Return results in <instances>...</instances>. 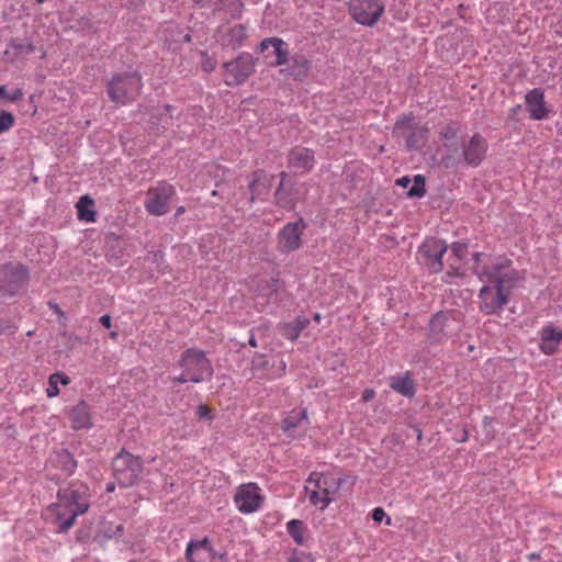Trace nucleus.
Segmentation results:
<instances>
[{"label":"nucleus","mask_w":562,"mask_h":562,"mask_svg":"<svg viewBox=\"0 0 562 562\" xmlns=\"http://www.w3.org/2000/svg\"><path fill=\"white\" fill-rule=\"evenodd\" d=\"M196 416L201 420H212L214 417L211 409L204 404L198 406Z\"/></svg>","instance_id":"c03bdc74"},{"label":"nucleus","mask_w":562,"mask_h":562,"mask_svg":"<svg viewBox=\"0 0 562 562\" xmlns=\"http://www.w3.org/2000/svg\"><path fill=\"white\" fill-rule=\"evenodd\" d=\"M521 109H522V108H521V105H519V104H518V105H516V106H513V108H512V113H513V114H517L519 111H521Z\"/></svg>","instance_id":"e2e57ef3"},{"label":"nucleus","mask_w":562,"mask_h":562,"mask_svg":"<svg viewBox=\"0 0 562 562\" xmlns=\"http://www.w3.org/2000/svg\"><path fill=\"white\" fill-rule=\"evenodd\" d=\"M213 11H225L233 20H238L243 15L244 3L241 0H216Z\"/></svg>","instance_id":"7c9ffc66"},{"label":"nucleus","mask_w":562,"mask_h":562,"mask_svg":"<svg viewBox=\"0 0 562 562\" xmlns=\"http://www.w3.org/2000/svg\"><path fill=\"white\" fill-rule=\"evenodd\" d=\"M525 104L530 117L535 121L546 119L550 112L544 100V90L542 88L529 90L525 95Z\"/></svg>","instance_id":"f3484780"},{"label":"nucleus","mask_w":562,"mask_h":562,"mask_svg":"<svg viewBox=\"0 0 562 562\" xmlns=\"http://www.w3.org/2000/svg\"><path fill=\"white\" fill-rule=\"evenodd\" d=\"M280 280L271 278L260 285V294L267 297L268 301L277 300Z\"/></svg>","instance_id":"e433bc0d"},{"label":"nucleus","mask_w":562,"mask_h":562,"mask_svg":"<svg viewBox=\"0 0 562 562\" xmlns=\"http://www.w3.org/2000/svg\"><path fill=\"white\" fill-rule=\"evenodd\" d=\"M299 198L300 192L295 179L290 177L285 171H282L280 173V183L274 192L277 205L284 210H294Z\"/></svg>","instance_id":"dca6fc26"},{"label":"nucleus","mask_w":562,"mask_h":562,"mask_svg":"<svg viewBox=\"0 0 562 562\" xmlns=\"http://www.w3.org/2000/svg\"><path fill=\"white\" fill-rule=\"evenodd\" d=\"M452 277H461V273L458 271V269L453 270L452 272L448 271L446 273V278H445V281L450 283L451 282V278Z\"/></svg>","instance_id":"13d9d810"},{"label":"nucleus","mask_w":562,"mask_h":562,"mask_svg":"<svg viewBox=\"0 0 562 562\" xmlns=\"http://www.w3.org/2000/svg\"><path fill=\"white\" fill-rule=\"evenodd\" d=\"M30 280V269L23 263L8 262L0 267V293L5 296L18 294Z\"/></svg>","instance_id":"6e6552de"},{"label":"nucleus","mask_w":562,"mask_h":562,"mask_svg":"<svg viewBox=\"0 0 562 562\" xmlns=\"http://www.w3.org/2000/svg\"><path fill=\"white\" fill-rule=\"evenodd\" d=\"M344 482V479L330 481L323 473L312 472L306 480L304 492L312 505L325 509L333 502V494L337 492Z\"/></svg>","instance_id":"20e7f679"},{"label":"nucleus","mask_w":562,"mask_h":562,"mask_svg":"<svg viewBox=\"0 0 562 562\" xmlns=\"http://www.w3.org/2000/svg\"><path fill=\"white\" fill-rule=\"evenodd\" d=\"M186 212V209L184 206H179L177 210H176V216H179L181 215L182 213Z\"/></svg>","instance_id":"0e129e2a"},{"label":"nucleus","mask_w":562,"mask_h":562,"mask_svg":"<svg viewBox=\"0 0 562 562\" xmlns=\"http://www.w3.org/2000/svg\"><path fill=\"white\" fill-rule=\"evenodd\" d=\"M70 382V379L60 372H56L49 375L48 378V386L46 389V394L48 397H55L59 394L58 384L67 385Z\"/></svg>","instance_id":"f704fd0d"},{"label":"nucleus","mask_w":562,"mask_h":562,"mask_svg":"<svg viewBox=\"0 0 562 562\" xmlns=\"http://www.w3.org/2000/svg\"><path fill=\"white\" fill-rule=\"evenodd\" d=\"M314 321H315V322H317V323H319V321H321V315H319L318 313H315V314H314Z\"/></svg>","instance_id":"338daca9"},{"label":"nucleus","mask_w":562,"mask_h":562,"mask_svg":"<svg viewBox=\"0 0 562 562\" xmlns=\"http://www.w3.org/2000/svg\"><path fill=\"white\" fill-rule=\"evenodd\" d=\"M472 260L473 274L485 284H497L498 279H506V283L516 279L512 273H502L513 263L510 259L504 256L476 251L472 255Z\"/></svg>","instance_id":"7ed1b4c3"},{"label":"nucleus","mask_w":562,"mask_h":562,"mask_svg":"<svg viewBox=\"0 0 562 562\" xmlns=\"http://www.w3.org/2000/svg\"><path fill=\"white\" fill-rule=\"evenodd\" d=\"M212 0H193V3L199 8H205L211 3Z\"/></svg>","instance_id":"bf43d9fd"},{"label":"nucleus","mask_w":562,"mask_h":562,"mask_svg":"<svg viewBox=\"0 0 562 562\" xmlns=\"http://www.w3.org/2000/svg\"><path fill=\"white\" fill-rule=\"evenodd\" d=\"M347 5L351 19L369 27L374 26L385 11V4L380 0H350Z\"/></svg>","instance_id":"9d476101"},{"label":"nucleus","mask_w":562,"mask_h":562,"mask_svg":"<svg viewBox=\"0 0 562 562\" xmlns=\"http://www.w3.org/2000/svg\"><path fill=\"white\" fill-rule=\"evenodd\" d=\"M429 132L428 123L422 124L413 112L401 114L393 126V136L403 140H426Z\"/></svg>","instance_id":"9b49d317"},{"label":"nucleus","mask_w":562,"mask_h":562,"mask_svg":"<svg viewBox=\"0 0 562 562\" xmlns=\"http://www.w3.org/2000/svg\"><path fill=\"white\" fill-rule=\"evenodd\" d=\"M173 109L175 108L170 104L153 106L150 110L145 105H140V111L149 113L148 124L150 128L155 131H159L160 127L167 128V126L171 124V111Z\"/></svg>","instance_id":"6ab92c4d"},{"label":"nucleus","mask_w":562,"mask_h":562,"mask_svg":"<svg viewBox=\"0 0 562 562\" xmlns=\"http://www.w3.org/2000/svg\"><path fill=\"white\" fill-rule=\"evenodd\" d=\"M16 330H18V327L9 321L2 322L0 324V334L1 335L12 336L16 333Z\"/></svg>","instance_id":"a18cd8bd"},{"label":"nucleus","mask_w":562,"mask_h":562,"mask_svg":"<svg viewBox=\"0 0 562 562\" xmlns=\"http://www.w3.org/2000/svg\"><path fill=\"white\" fill-rule=\"evenodd\" d=\"M447 249L448 246L443 240L434 237L426 238L418 248V260L430 273H438L443 268L442 256Z\"/></svg>","instance_id":"f8f14e48"},{"label":"nucleus","mask_w":562,"mask_h":562,"mask_svg":"<svg viewBox=\"0 0 562 562\" xmlns=\"http://www.w3.org/2000/svg\"><path fill=\"white\" fill-rule=\"evenodd\" d=\"M286 531L297 546L305 543L304 535L306 532V526L302 520L292 519L288 521Z\"/></svg>","instance_id":"473e14b6"},{"label":"nucleus","mask_w":562,"mask_h":562,"mask_svg":"<svg viewBox=\"0 0 562 562\" xmlns=\"http://www.w3.org/2000/svg\"><path fill=\"white\" fill-rule=\"evenodd\" d=\"M226 37L227 45L233 49H237L243 45L247 37V29L244 24H237L228 30Z\"/></svg>","instance_id":"2f4dec72"},{"label":"nucleus","mask_w":562,"mask_h":562,"mask_svg":"<svg viewBox=\"0 0 562 562\" xmlns=\"http://www.w3.org/2000/svg\"><path fill=\"white\" fill-rule=\"evenodd\" d=\"M248 344H249L251 347H256V346H257V340H256V338H255V336H254V334H252V333L250 334V337H249V339H248Z\"/></svg>","instance_id":"052dcab7"},{"label":"nucleus","mask_w":562,"mask_h":562,"mask_svg":"<svg viewBox=\"0 0 562 562\" xmlns=\"http://www.w3.org/2000/svg\"><path fill=\"white\" fill-rule=\"evenodd\" d=\"M375 395V392L372 390V389H366L363 392H362V401L363 402H369L371 401Z\"/></svg>","instance_id":"5fc2aeb1"},{"label":"nucleus","mask_w":562,"mask_h":562,"mask_svg":"<svg viewBox=\"0 0 562 562\" xmlns=\"http://www.w3.org/2000/svg\"><path fill=\"white\" fill-rule=\"evenodd\" d=\"M15 119L11 112L0 111V134L10 130L14 125Z\"/></svg>","instance_id":"a19ab883"},{"label":"nucleus","mask_w":562,"mask_h":562,"mask_svg":"<svg viewBox=\"0 0 562 562\" xmlns=\"http://www.w3.org/2000/svg\"><path fill=\"white\" fill-rule=\"evenodd\" d=\"M288 164L295 173H307L315 165L314 153L305 147H295L289 154Z\"/></svg>","instance_id":"a211bd4d"},{"label":"nucleus","mask_w":562,"mask_h":562,"mask_svg":"<svg viewBox=\"0 0 562 562\" xmlns=\"http://www.w3.org/2000/svg\"><path fill=\"white\" fill-rule=\"evenodd\" d=\"M306 224L302 217L295 222L286 223L277 234V246L281 254H291L302 246V236Z\"/></svg>","instance_id":"4468645a"},{"label":"nucleus","mask_w":562,"mask_h":562,"mask_svg":"<svg viewBox=\"0 0 562 562\" xmlns=\"http://www.w3.org/2000/svg\"><path fill=\"white\" fill-rule=\"evenodd\" d=\"M562 341V330L553 325L543 326L540 330L539 348L544 355H553Z\"/></svg>","instance_id":"5701e85b"},{"label":"nucleus","mask_w":562,"mask_h":562,"mask_svg":"<svg viewBox=\"0 0 562 562\" xmlns=\"http://www.w3.org/2000/svg\"><path fill=\"white\" fill-rule=\"evenodd\" d=\"M389 385L394 392L407 398H412L416 393L415 383L409 372H406L403 375L391 376Z\"/></svg>","instance_id":"cd10ccee"},{"label":"nucleus","mask_w":562,"mask_h":562,"mask_svg":"<svg viewBox=\"0 0 562 562\" xmlns=\"http://www.w3.org/2000/svg\"><path fill=\"white\" fill-rule=\"evenodd\" d=\"M465 249H467V246L464 244H462V243H453L451 245V251L459 259L462 257V255L465 251Z\"/></svg>","instance_id":"09e8293b"},{"label":"nucleus","mask_w":562,"mask_h":562,"mask_svg":"<svg viewBox=\"0 0 562 562\" xmlns=\"http://www.w3.org/2000/svg\"><path fill=\"white\" fill-rule=\"evenodd\" d=\"M262 503L263 496L256 483L241 484L237 487L234 504L241 514L249 515L258 512Z\"/></svg>","instance_id":"2eb2a0df"},{"label":"nucleus","mask_w":562,"mask_h":562,"mask_svg":"<svg viewBox=\"0 0 562 562\" xmlns=\"http://www.w3.org/2000/svg\"><path fill=\"white\" fill-rule=\"evenodd\" d=\"M285 328H286V333H285V336L291 339V340H295L297 339V337L300 336L301 334V330H299L297 328H295V325H292V324H286L285 325Z\"/></svg>","instance_id":"de8ad7c7"},{"label":"nucleus","mask_w":562,"mask_h":562,"mask_svg":"<svg viewBox=\"0 0 562 562\" xmlns=\"http://www.w3.org/2000/svg\"><path fill=\"white\" fill-rule=\"evenodd\" d=\"M227 86H240L255 72V59L249 53H241L235 59L223 64Z\"/></svg>","instance_id":"ddd939ff"},{"label":"nucleus","mask_w":562,"mask_h":562,"mask_svg":"<svg viewBox=\"0 0 562 562\" xmlns=\"http://www.w3.org/2000/svg\"><path fill=\"white\" fill-rule=\"evenodd\" d=\"M310 324V319L305 316H297L292 325H295V328L299 330H303Z\"/></svg>","instance_id":"8fccbe9b"},{"label":"nucleus","mask_w":562,"mask_h":562,"mask_svg":"<svg viewBox=\"0 0 562 562\" xmlns=\"http://www.w3.org/2000/svg\"><path fill=\"white\" fill-rule=\"evenodd\" d=\"M123 530H124V526L122 524H120V525H116L115 527L106 526L103 528L102 532H103L104 538L111 539V538L122 535Z\"/></svg>","instance_id":"37998d69"},{"label":"nucleus","mask_w":562,"mask_h":562,"mask_svg":"<svg viewBox=\"0 0 562 562\" xmlns=\"http://www.w3.org/2000/svg\"><path fill=\"white\" fill-rule=\"evenodd\" d=\"M106 491L108 492H113L114 491V485L113 484L108 485Z\"/></svg>","instance_id":"774afa93"},{"label":"nucleus","mask_w":562,"mask_h":562,"mask_svg":"<svg viewBox=\"0 0 562 562\" xmlns=\"http://www.w3.org/2000/svg\"><path fill=\"white\" fill-rule=\"evenodd\" d=\"M172 381L176 382V383H187V382H191V380L189 379V375L186 374L183 372V370L181 371V373L178 375V376H173L172 378Z\"/></svg>","instance_id":"603ef678"},{"label":"nucleus","mask_w":562,"mask_h":562,"mask_svg":"<svg viewBox=\"0 0 562 562\" xmlns=\"http://www.w3.org/2000/svg\"><path fill=\"white\" fill-rule=\"evenodd\" d=\"M200 551H205L210 555L215 554L214 547L207 537H204L201 540L191 539L187 543L184 557L188 562H204V560L200 557Z\"/></svg>","instance_id":"bb28decb"},{"label":"nucleus","mask_w":562,"mask_h":562,"mask_svg":"<svg viewBox=\"0 0 562 562\" xmlns=\"http://www.w3.org/2000/svg\"><path fill=\"white\" fill-rule=\"evenodd\" d=\"M143 86V77L138 71L117 72L106 81V93L111 102L123 106L139 97Z\"/></svg>","instance_id":"f03ea898"},{"label":"nucleus","mask_w":562,"mask_h":562,"mask_svg":"<svg viewBox=\"0 0 562 562\" xmlns=\"http://www.w3.org/2000/svg\"><path fill=\"white\" fill-rule=\"evenodd\" d=\"M308 427L310 419L305 408L291 411L281 422V429L291 436L297 429L304 434Z\"/></svg>","instance_id":"aec40b11"},{"label":"nucleus","mask_w":562,"mask_h":562,"mask_svg":"<svg viewBox=\"0 0 562 562\" xmlns=\"http://www.w3.org/2000/svg\"><path fill=\"white\" fill-rule=\"evenodd\" d=\"M411 183L412 180L407 176L401 177L396 180V184L402 188H408Z\"/></svg>","instance_id":"6e6d98bb"},{"label":"nucleus","mask_w":562,"mask_h":562,"mask_svg":"<svg viewBox=\"0 0 562 562\" xmlns=\"http://www.w3.org/2000/svg\"><path fill=\"white\" fill-rule=\"evenodd\" d=\"M179 367L183 370L192 383H200L213 374V368L203 350L189 348L182 352Z\"/></svg>","instance_id":"423d86ee"},{"label":"nucleus","mask_w":562,"mask_h":562,"mask_svg":"<svg viewBox=\"0 0 562 562\" xmlns=\"http://www.w3.org/2000/svg\"><path fill=\"white\" fill-rule=\"evenodd\" d=\"M371 517L375 522L384 521L386 526L392 525L391 517L386 515L382 507H375L371 513Z\"/></svg>","instance_id":"79ce46f5"},{"label":"nucleus","mask_w":562,"mask_h":562,"mask_svg":"<svg viewBox=\"0 0 562 562\" xmlns=\"http://www.w3.org/2000/svg\"><path fill=\"white\" fill-rule=\"evenodd\" d=\"M50 307L57 313V314H60L63 315V311L59 308V306L57 304H50Z\"/></svg>","instance_id":"680f3d73"},{"label":"nucleus","mask_w":562,"mask_h":562,"mask_svg":"<svg viewBox=\"0 0 562 562\" xmlns=\"http://www.w3.org/2000/svg\"><path fill=\"white\" fill-rule=\"evenodd\" d=\"M273 40H274V37L263 38V40L260 42L259 46H258V50L262 53V52H265L266 49H268V47H269V46H272V45H273V43H274V42H273Z\"/></svg>","instance_id":"3c124183"},{"label":"nucleus","mask_w":562,"mask_h":562,"mask_svg":"<svg viewBox=\"0 0 562 562\" xmlns=\"http://www.w3.org/2000/svg\"><path fill=\"white\" fill-rule=\"evenodd\" d=\"M202 68L205 72H211L214 70L215 68V65L214 63L211 60V59H206L203 64H202Z\"/></svg>","instance_id":"4d7b16f0"},{"label":"nucleus","mask_w":562,"mask_h":562,"mask_svg":"<svg viewBox=\"0 0 562 562\" xmlns=\"http://www.w3.org/2000/svg\"><path fill=\"white\" fill-rule=\"evenodd\" d=\"M469 140L476 142V140H482V138L479 134H474Z\"/></svg>","instance_id":"69168bd1"},{"label":"nucleus","mask_w":562,"mask_h":562,"mask_svg":"<svg viewBox=\"0 0 562 562\" xmlns=\"http://www.w3.org/2000/svg\"><path fill=\"white\" fill-rule=\"evenodd\" d=\"M176 195V189L167 181H158L147 190L144 207L149 215L162 216L170 211L169 203Z\"/></svg>","instance_id":"1a4fd4ad"},{"label":"nucleus","mask_w":562,"mask_h":562,"mask_svg":"<svg viewBox=\"0 0 562 562\" xmlns=\"http://www.w3.org/2000/svg\"><path fill=\"white\" fill-rule=\"evenodd\" d=\"M267 363L268 361L265 355H257L252 359V368L256 370L265 368Z\"/></svg>","instance_id":"49530a36"},{"label":"nucleus","mask_w":562,"mask_h":562,"mask_svg":"<svg viewBox=\"0 0 562 562\" xmlns=\"http://www.w3.org/2000/svg\"><path fill=\"white\" fill-rule=\"evenodd\" d=\"M50 462L54 468L60 470L66 476L72 475L78 467L77 460L74 458L72 453L64 448L53 453Z\"/></svg>","instance_id":"a878e982"},{"label":"nucleus","mask_w":562,"mask_h":562,"mask_svg":"<svg viewBox=\"0 0 562 562\" xmlns=\"http://www.w3.org/2000/svg\"><path fill=\"white\" fill-rule=\"evenodd\" d=\"M447 321L448 317L442 312H439L431 317L427 334V341L429 345H440L447 339V333L445 330Z\"/></svg>","instance_id":"b1692460"},{"label":"nucleus","mask_w":562,"mask_h":562,"mask_svg":"<svg viewBox=\"0 0 562 562\" xmlns=\"http://www.w3.org/2000/svg\"><path fill=\"white\" fill-rule=\"evenodd\" d=\"M288 72L295 80L302 81L304 80L312 68V61L302 54H295L290 58Z\"/></svg>","instance_id":"c85d7f7f"},{"label":"nucleus","mask_w":562,"mask_h":562,"mask_svg":"<svg viewBox=\"0 0 562 562\" xmlns=\"http://www.w3.org/2000/svg\"><path fill=\"white\" fill-rule=\"evenodd\" d=\"M273 53L276 55V66L289 65L290 63V52L289 45L280 37H274L273 40Z\"/></svg>","instance_id":"72a5a7b5"},{"label":"nucleus","mask_w":562,"mask_h":562,"mask_svg":"<svg viewBox=\"0 0 562 562\" xmlns=\"http://www.w3.org/2000/svg\"><path fill=\"white\" fill-rule=\"evenodd\" d=\"M57 502L48 509L54 514L59 532H67L77 517L86 514L90 507L89 486L81 481H71L57 491Z\"/></svg>","instance_id":"f257e3e1"},{"label":"nucleus","mask_w":562,"mask_h":562,"mask_svg":"<svg viewBox=\"0 0 562 562\" xmlns=\"http://www.w3.org/2000/svg\"><path fill=\"white\" fill-rule=\"evenodd\" d=\"M100 324L105 327V328H110L111 325H112V319H111V316L108 315V314H104L100 317L99 319Z\"/></svg>","instance_id":"864d4df0"},{"label":"nucleus","mask_w":562,"mask_h":562,"mask_svg":"<svg viewBox=\"0 0 562 562\" xmlns=\"http://www.w3.org/2000/svg\"><path fill=\"white\" fill-rule=\"evenodd\" d=\"M112 469L116 482L123 487H128L138 481L143 472V461L139 457L122 450L114 458Z\"/></svg>","instance_id":"0eeeda50"},{"label":"nucleus","mask_w":562,"mask_h":562,"mask_svg":"<svg viewBox=\"0 0 562 562\" xmlns=\"http://www.w3.org/2000/svg\"><path fill=\"white\" fill-rule=\"evenodd\" d=\"M69 419L72 429H89L92 426L89 405L85 401H80L69 411Z\"/></svg>","instance_id":"393cba45"},{"label":"nucleus","mask_w":562,"mask_h":562,"mask_svg":"<svg viewBox=\"0 0 562 562\" xmlns=\"http://www.w3.org/2000/svg\"><path fill=\"white\" fill-rule=\"evenodd\" d=\"M272 177L268 176L263 170H256L251 175L248 189L251 193V202L262 200L270 191L272 186Z\"/></svg>","instance_id":"4be33fe9"},{"label":"nucleus","mask_w":562,"mask_h":562,"mask_svg":"<svg viewBox=\"0 0 562 562\" xmlns=\"http://www.w3.org/2000/svg\"><path fill=\"white\" fill-rule=\"evenodd\" d=\"M9 47L14 50L15 57L27 56L35 52V46L31 42L19 38H12L9 43Z\"/></svg>","instance_id":"c9c22d12"},{"label":"nucleus","mask_w":562,"mask_h":562,"mask_svg":"<svg viewBox=\"0 0 562 562\" xmlns=\"http://www.w3.org/2000/svg\"><path fill=\"white\" fill-rule=\"evenodd\" d=\"M506 279H498L494 286L484 284L477 294L479 310L485 315H498L509 302L510 289Z\"/></svg>","instance_id":"39448f33"},{"label":"nucleus","mask_w":562,"mask_h":562,"mask_svg":"<svg viewBox=\"0 0 562 562\" xmlns=\"http://www.w3.org/2000/svg\"><path fill=\"white\" fill-rule=\"evenodd\" d=\"M425 194V178L422 175H416L412 181V186L407 191V195L409 198H423Z\"/></svg>","instance_id":"58836bf2"},{"label":"nucleus","mask_w":562,"mask_h":562,"mask_svg":"<svg viewBox=\"0 0 562 562\" xmlns=\"http://www.w3.org/2000/svg\"><path fill=\"white\" fill-rule=\"evenodd\" d=\"M77 216L80 221L87 223L97 222V212L94 211V201L89 195H83L76 204Z\"/></svg>","instance_id":"c756f323"},{"label":"nucleus","mask_w":562,"mask_h":562,"mask_svg":"<svg viewBox=\"0 0 562 562\" xmlns=\"http://www.w3.org/2000/svg\"><path fill=\"white\" fill-rule=\"evenodd\" d=\"M23 97V91L21 88L14 89L12 92H8L5 86L0 85V99L10 101V102H16L21 100Z\"/></svg>","instance_id":"ea45409f"},{"label":"nucleus","mask_w":562,"mask_h":562,"mask_svg":"<svg viewBox=\"0 0 562 562\" xmlns=\"http://www.w3.org/2000/svg\"><path fill=\"white\" fill-rule=\"evenodd\" d=\"M460 127L459 122L450 120L441 126L439 136L442 140H452L458 137Z\"/></svg>","instance_id":"4c0bfd02"},{"label":"nucleus","mask_w":562,"mask_h":562,"mask_svg":"<svg viewBox=\"0 0 562 562\" xmlns=\"http://www.w3.org/2000/svg\"><path fill=\"white\" fill-rule=\"evenodd\" d=\"M485 143H450L449 149H461L463 159L471 166H479L486 153Z\"/></svg>","instance_id":"412c9836"}]
</instances>
